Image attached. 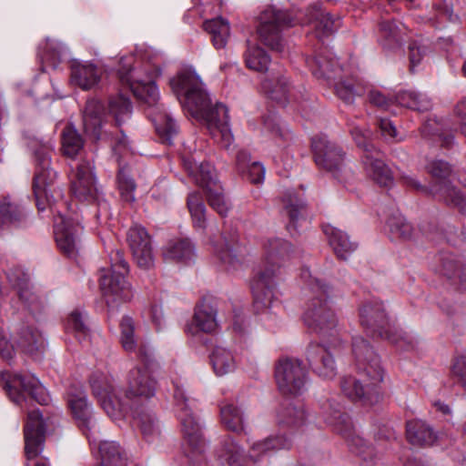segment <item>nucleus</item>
I'll use <instances>...</instances> for the list:
<instances>
[{
	"label": "nucleus",
	"instance_id": "obj_10",
	"mask_svg": "<svg viewBox=\"0 0 466 466\" xmlns=\"http://www.w3.org/2000/svg\"><path fill=\"white\" fill-rule=\"evenodd\" d=\"M360 318L362 326L373 329L380 337L389 339L391 343L404 349L412 347V338L391 326L384 307L380 301L365 302L360 309Z\"/></svg>",
	"mask_w": 466,
	"mask_h": 466
},
{
	"label": "nucleus",
	"instance_id": "obj_48",
	"mask_svg": "<svg viewBox=\"0 0 466 466\" xmlns=\"http://www.w3.org/2000/svg\"><path fill=\"white\" fill-rule=\"evenodd\" d=\"M108 111L114 116L116 124L120 125L130 117L132 105L127 96L117 95L110 97L108 101Z\"/></svg>",
	"mask_w": 466,
	"mask_h": 466
},
{
	"label": "nucleus",
	"instance_id": "obj_58",
	"mask_svg": "<svg viewBox=\"0 0 466 466\" xmlns=\"http://www.w3.org/2000/svg\"><path fill=\"white\" fill-rule=\"evenodd\" d=\"M66 329L69 332L76 333V337L82 340L88 335V329L85 323L83 315L79 311H73L66 322Z\"/></svg>",
	"mask_w": 466,
	"mask_h": 466
},
{
	"label": "nucleus",
	"instance_id": "obj_5",
	"mask_svg": "<svg viewBox=\"0 0 466 466\" xmlns=\"http://www.w3.org/2000/svg\"><path fill=\"white\" fill-rule=\"evenodd\" d=\"M308 286V302L303 319L305 324L323 337H334L338 334L337 317L329 299V287L310 272L305 269L301 273Z\"/></svg>",
	"mask_w": 466,
	"mask_h": 466
},
{
	"label": "nucleus",
	"instance_id": "obj_54",
	"mask_svg": "<svg viewBox=\"0 0 466 466\" xmlns=\"http://www.w3.org/2000/svg\"><path fill=\"white\" fill-rule=\"evenodd\" d=\"M209 206L216 210L220 216H227L230 203L225 198L222 187L217 184L206 190Z\"/></svg>",
	"mask_w": 466,
	"mask_h": 466
},
{
	"label": "nucleus",
	"instance_id": "obj_42",
	"mask_svg": "<svg viewBox=\"0 0 466 466\" xmlns=\"http://www.w3.org/2000/svg\"><path fill=\"white\" fill-rule=\"evenodd\" d=\"M250 162L249 154L246 151H239L237 156V166L240 172H247V177L253 184H259L264 181L266 169L260 162Z\"/></svg>",
	"mask_w": 466,
	"mask_h": 466
},
{
	"label": "nucleus",
	"instance_id": "obj_16",
	"mask_svg": "<svg viewBox=\"0 0 466 466\" xmlns=\"http://www.w3.org/2000/svg\"><path fill=\"white\" fill-rule=\"evenodd\" d=\"M427 169L432 177L441 180L431 187V193L448 205H452L462 211H466V198L450 182L445 181L451 172L450 165L442 160H432L428 164Z\"/></svg>",
	"mask_w": 466,
	"mask_h": 466
},
{
	"label": "nucleus",
	"instance_id": "obj_44",
	"mask_svg": "<svg viewBox=\"0 0 466 466\" xmlns=\"http://www.w3.org/2000/svg\"><path fill=\"white\" fill-rule=\"evenodd\" d=\"M23 210L5 198L0 201V225L11 228L18 227L24 219Z\"/></svg>",
	"mask_w": 466,
	"mask_h": 466
},
{
	"label": "nucleus",
	"instance_id": "obj_1",
	"mask_svg": "<svg viewBox=\"0 0 466 466\" xmlns=\"http://www.w3.org/2000/svg\"><path fill=\"white\" fill-rule=\"evenodd\" d=\"M170 86L184 109L192 117L203 121L213 139L228 148L234 141L228 109L222 103L211 105L208 94L195 70H182L170 80Z\"/></svg>",
	"mask_w": 466,
	"mask_h": 466
},
{
	"label": "nucleus",
	"instance_id": "obj_60",
	"mask_svg": "<svg viewBox=\"0 0 466 466\" xmlns=\"http://www.w3.org/2000/svg\"><path fill=\"white\" fill-rule=\"evenodd\" d=\"M46 49L42 56V60L53 68H56L60 61V56L64 49L63 46L59 43L47 42Z\"/></svg>",
	"mask_w": 466,
	"mask_h": 466
},
{
	"label": "nucleus",
	"instance_id": "obj_14",
	"mask_svg": "<svg viewBox=\"0 0 466 466\" xmlns=\"http://www.w3.org/2000/svg\"><path fill=\"white\" fill-rule=\"evenodd\" d=\"M139 354L143 361L148 360L142 349L139 350ZM125 396L129 400H147L155 396L157 391V380L146 362L137 364L129 370Z\"/></svg>",
	"mask_w": 466,
	"mask_h": 466
},
{
	"label": "nucleus",
	"instance_id": "obj_12",
	"mask_svg": "<svg viewBox=\"0 0 466 466\" xmlns=\"http://www.w3.org/2000/svg\"><path fill=\"white\" fill-rule=\"evenodd\" d=\"M0 380L11 400L17 405L25 400V394L42 405L49 401L46 388L33 375L3 371L0 373Z\"/></svg>",
	"mask_w": 466,
	"mask_h": 466
},
{
	"label": "nucleus",
	"instance_id": "obj_35",
	"mask_svg": "<svg viewBox=\"0 0 466 466\" xmlns=\"http://www.w3.org/2000/svg\"><path fill=\"white\" fill-rule=\"evenodd\" d=\"M324 233L329 238V243L336 256L341 259H347L357 248V243L351 241L344 231L332 226H326Z\"/></svg>",
	"mask_w": 466,
	"mask_h": 466
},
{
	"label": "nucleus",
	"instance_id": "obj_46",
	"mask_svg": "<svg viewBox=\"0 0 466 466\" xmlns=\"http://www.w3.org/2000/svg\"><path fill=\"white\" fill-rule=\"evenodd\" d=\"M245 62L248 68L258 72H263L268 69L270 57L256 44L248 43L245 54Z\"/></svg>",
	"mask_w": 466,
	"mask_h": 466
},
{
	"label": "nucleus",
	"instance_id": "obj_6",
	"mask_svg": "<svg viewBox=\"0 0 466 466\" xmlns=\"http://www.w3.org/2000/svg\"><path fill=\"white\" fill-rule=\"evenodd\" d=\"M172 383L174 405L187 445L186 455L193 463H197L201 461L206 451V442L202 437L199 420L195 413V400L187 396L183 381L174 380Z\"/></svg>",
	"mask_w": 466,
	"mask_h": 466
},
{
	"label": "nucleus",
	"instance_id": "obj_23",
	"mask_svg": "<svg viewBox=\"0 0 466 466\" xmlns=\"http://www.w3.org/2000/svg\"><path fill=\"white\" fill-rule=\"evenodd\" d=\"M326 422L332 427V429L349 439L350 445L354 451L363 458L364 461L371 460L373 448L366 444L365 441L351 433L352 424L348 415L341 413L339 410H335L332 414L325 418Z\"/></svg>",
	"mask_w": 466,
	"mask_h": 466
},
{
	"label": "nucleus",
	"instance_id": "obj_50",
	"mask_svg": "<svg viewBox=\"0 0 466 466\" xmlns=\"http://www.w3.org/2000/svg\"><path fill=\"white\" fill-rule=\"evenodd\" d=\"M18 296L25 309L31 314L36 315L42 312L45 301L28 284L19 287Z\"/></svg>",
	"mask_w": 466,
	"mask_h": 466
},
{
	"label": "nucleus",
	"instance_id": "obj_34",
	"mask_svg": "<svg viewBox=\"0 0 466 466\" xmlns=\"http://www.w3.org/2000/svg\"><path fill=\"white\" fill-rule=\"evenodd\" d=\"M68 407L76 420L87 423L92 413V408L87 401L86 394L83 389L72 385L66 393Z\"/></svg>",
	"mask_w": 466,
	"mask_h": 466
},
{
	"label": "nucleus",
	"instance_id": "obj_38",
	"mask_svg": "<svg viewBox=\"0 0 466 466\" xmlns=\"http://www.w3.org/2000/svg\"><path fill=\"white\" fill-rule=\"evenodd\" d=\"M307 420V415L304 407L301 403L282 404L278 411V422L279 425H284L291 428H299L304 425Z\"/></svg>",
	"mask_w": 466,
	"mask_h": 466
},
{
	"label": "nucleus",
	"instance_id": "obj_4",
	"mask_svg": "<svg viewBox=\"0 0 466 466\" xmlns=\"http://www.w3.org/2000/svg\"><path fill=\"white\" fill-rule=\"evenodd\" d=\"M265 268L253 280L251 289L254 308L258 314L267 313L274 300V279L280 267L289 260L291 245L279 238H271L264 244Z\"/></svg>",
	"mask_w": 466,
	"mask_h": 466
},
{
	"label": "nucleus",
	"instance_id": "obj_39",
	"mask_svg": "<svg viewBox=\"0 0 466 466\" xmlns=\"http://www.w3.org/2000/svg\"><path fill=\"white\" fill-rule=\"evenodd\" d=\"M203 26L204 29L211 35L213 45L217 49L226 46L230 35L229 23L226 19L217 17L207 20Z\"/></svg>",
	"mask_w": 466,
	"mask_h": 466
},
{
	"label": "nucleus",
	"instance_id": "obj_22",
	"mask_svg": "<svg viewBox=\"0 0 466 466\" xmlns=\"http://www.w3.org/2000/svg\"><path fill=\"white\" fill-rule=\"evenodd\" d=\"M45 421L39 410L28 411L27 420L25 425V451L29 461L36 459L44 447Z\"/></svg>",
	"mask_w": 466,
	"mask_h": 466
},
{
	"label": "nucleus",
	"instance_id": "obj_61",
	"mask_svg": "<svg viewBox=\"0 0 466 466\" xmlns=\"http://www.w3.org/2000/svg\"><path fill=\"white\" fill-rule=\"evenodd\" d=\"M379 127L381 135L386 139H390L396 142L402 140V137L398 136L396 127L390 119L381 117L379 121Z\"/></svg>",
	"mask_w": 466,
	"mask_h": 466
},
{
	"label": "nucleus",
	"instance_id": "obj_24",
	"mask_svg": "<svg viewBox=\"0 0 466 466\" xmlns=\"http://www.w3.org/2000/svg\"><path fill=\"white\" fill-rule=\"evenodd\" d=\"M217 309L208 302L198 304L190 323L187 325L186 331L191 336H198L200 332L212 333L218 329Z\"/></svg>",
	"mask_w": 466,
	"mask_h": 466
},
{
	"label": "nucleus",
	"instance_id": "obj_63",
	"mask_svg": "<svg viewBox=\"0 0 466 466\" xmlns=\"http://www.w3.org/2000/svg\"><path fill=\"white\" fill-rule=\"evenodd\" d=\"M15 356L14 346L8 341L0 329V358L5 360H11Z\"/></svg>",
	"mask_w": 466,
	"mask_h": 466
},
{
	"label": "nucleus",
	"instance_id": "obj_59",
	"mask_svg": "<svg viewBox=\"0 0 466 466\" xmlns=\"http://www.w3.org/2000/svg\"><path fill=\"white\" fill-rule=\"evenodd\" d=\"M335 92L339 99L346 104H352L356 96H360V91L355 89L352 83L349 81H339L335 84Z\"/></svg>",
	"mask_w": 466,
	"mask_h": 466
},
{
	"label": "nucleus",
	"instance_id": "obj_56",
	"mask_svg": "<svg viewBox=\"0 0 466 466\" xmlns=\"http://www.w3.org/2000/svg\"><path fill=\"white\" fill-rule=\"evenodd\" d=\"M117 181L123 200L129 203L133 202L135 200L136 184L124 167L119 169Z\"/></svg>",
	"mask_w": 466,
	"mask_h": 466
},
{
	"label": "nucleus",
	"instance_id": "obj_47",
	"mask_svg": "<svg viewBox=\"0 0 466 466\" xmlns=\"http://www.w3.org/2000/svg\"><path fill=\"white\" fill-rule=\"evenodd\" d=\"M396 101L402 106L418 111H427L431 107V100L425 95L415 91L400 92L396 96Z\"/></svg>",
	"mask_w": 466,
	"mask_h": 466
},
{
	"label": "nucleus",
	"instance_id": "obj_21",
	"mask_svg": "<svg viewBox=\"0 0 466 466\" xmlns=\"http://www.w3.org/2000/svg\"><path fill=\"white\" fill-rule=\"evenodd\" d=\"M83 228L72 219L58 214L55 217L54 234L59 249L68 257L75 256L80 246Z\"/></svg>",
	"mask_w": 466,
	"mask_h": 466
},
{
	"label": "nucleus",
	"instance_id": "obj_19",
	"mask_svg": "<svg viewBox=\"0 0 466 466\" xmlns=\"http://www.w3.org/2000/svg\"><path fill=\"white\" fill-rule=\"evenodd\" d=\"M71 192L80 201H93L97 199L98 188L94 173V167L90 161L82 160L71 167L69 174Z\"/></svg>",
	"mask_w": 466,
	"mask_h": 466
},
{
	"label": "nucleus",
	"instance_id": "obj_52",
	"mask_svg": "<svg viewBox=\"0 0 466 466\" xmlns=\"http://www.w3.org/2000/svg\"><path fill=\"white\" fill-rule=\"evenodd\" d=\"M390 235L395 239H409L412 235V227L400 214H394L387 220Z\"/></svg>",
	"mask_w": 466,
	"mask_h": 466
},
{
	"label": "nucleus",
	"instance_id": "obj_17",
	"mask_svg": "<svg viewBox=\"0 0 466 466\" xmlns=\"http://www.w3.org/2000/svg\"><path fill=\"white\" fill-rule=\"evenodd\" d=\"M275 379L279 390L285 395H298L306 389V370L298 360H280L275 369Z\"/></svg>",
	"mask_w": 466,
	"mask_h": 466
},
{
	"label": "nucleus",
	"instance_id": "obj_40",
	"mask_svg": "<svg viewBox=\"0 0 466 466\" xmlns=\"http://www.w3.org/2000/svg\"><path fill=\"white\" fill-rule=\"evenodd\" d=\"M220 421L228 431L241 432L244 430L243 412L233 402H224L221 404Z\"/></svg>",
	"mask_w": 466,
	"mask_h": 466
},
{
	"label": "nucleus",
	"instance_id": "obj_45",
	"mask_svg": "<svg viewBox=\"0 0 466 466\" xmlns=\"http://www.w3.org/2000/svg\"><path fill=\"white\" fill-rule=\"evenodd\" d=\"M101 466H124L125 460L118 444L115 441H101L98 444Z\"/></svg>",
	"mask_w": 466,
	"mask_h": 466
},
{
	"label": "nucleus",
	"instance_id": "obj_28",
	"mask_svg": "<svg viewBox=\"0 0 466 466\" xmlns=\"http://www.w3.org/2000/svg\"><path fill=\"white\" fill-rule=\"evenodd\" d=\"M261 89L268 97L282 104L296 99L294 88L283 75L266 77L261 82Z\"/></svg>",
	"mask_w": 466,
	"mask_h": 466
},
{
	"label": "nucleus",
	"instance_id": "obj_20",
	"mask_svg": "<svg viewBox=\"0 0 466 466\" xmlns=\"http://www.w3.org/2000/svg\"><path fill=\"white\" fill-rule=\"evenodd\" d=\"M127 239L137 265L142 269H150L155 265V253L146 228L140 225L132 226L127 231Z\"/></svg>",
	"mask_w": 466,
	"mask_h": 466
},
{
	"label": "nucleus",
	"instance_id": "obj_8",
	"mask_svg": "<svg viewBox=\"0 0 466 466\" xmlns=\"http://www.w3.org/2000/svg\"><path fill=\"white\" fill-rule=\"evenodd\" d=\"M51 148L43 147L35 152L36 170L34 178V192L38 210L46 209V203L51 205L61 190L56 186L57 174L50 168Z\"/></svg>",
	"mask_w": 466,
	"mask_h": 466
},
{
	"label": "nucleus",
	"instance_id": "obj_27",
	"mask_svg": "<svg viewBox=\"0 0 466 466\" xmlns=\"http://www.w3.org/2000/svg\"><path fill=\"white\" fill-rule=\"evenodd\" d=\"M17 347L33 359L41 360L46 349V338L38 329L27 327L19 333Z\"/></svg>",
	"mask_w": 466,
	"mask_h": 466
},
{
	"label": "nucleus",
	"instance_id": "obj_43",
	"mask_svg": "<svg viewBox=\"0 0 466 466\" xmlns=\"http://www.w3.org/2000/svg\"><path fill=\"white\" fill-rule=\"evenodd\" d=\"M214 252L228 270L237 269L242 264L238 247L232 243L224 241L221 244H214Z\"/></svg>",
	"mask_w": 466,
	"mask_h": 466
},
{
	"label": "nucleus",
	"instance_id": "obj_11",
	"mask_svg": "<svg viewBox=\"0 0 466 466\" xmlns=\"http://www.w3.org/2000/svg\"><path fill=\"white\" fill-rule=\"evenodd\" d=\"M291 444V439L285 434L270 436L254 442L247 457L242 448L234 441H230L226 444L223 457L228 466H248L249 461L256 462L268 451L289 449Z\"/></svg>",
	"mask_w": 466,
	"mask_h": 466
},
{
	"label": "nucleus",
	"instance_id": "obj_57",
	"mask_svg": "<svg viewBox=\"0 0 466 466\" xmlns=\"http://www.w3.org/2000/svg\"><path fill=\"white\" fill-rule=\"evenodd\" d=\"M139 426L144 438L147 441H154L160 433L158 423L151 413H146L139 418Z\"/></svg>",
	"mask_w": 466,
	"mask_h": 466
},
{
	"label": "nucleus",
	"instance_id": "obj_41",
	"mask_svg": "<svg viewBox=\"0 0 466 466\" xmlns=\"http://www.w3.org/2000/svg\"><path fill=\"white\" fill-rule=\"evenodd\" d=\"M164 256L167 259L188 263L195 257V248L189 239L172 241L167 246Z\"/></svg>",
	"mask_w": 466,
	"mask_h": 466
},
{
	"label": "nucleus",
	"instance_id": "obj_33",
	"mask_svg": "<svg viewBox=\"0 0 466 466\" xmlns=\"http://www.w3.org/2000/svg\"><path fill=\"white\" fill-rule=\"evenodd\" d=\"M101 69L91 63H76L71 69V81L82 89L95 87L100 81Z\"/></svg>",
	"mask_w": 466,
	"mask_h": 466
},
{
	"label": "nucleus",
	"instance_id": "obj_37",
	"mask_svg": "<svg viewBox=\"0 0 466 466\" xmlns=\"http://www.w3.org/2000/svg\"><path fill=\"white\" fill-rule=\"evenodd\" d=\"M407 438L412 445H432L437 437L432 429L422 420H410L407 423Z\"/></svg>",
	"mask_w": 466,
	"mask_h": 466
},
{
	"label": "nucleus",
	"instance_id": "obj_2",
	"mask_svg": "<svg viewBox=\"0 0 466 466\" xmlns=\"http://www.w3.org/2000/svg\"><path fill=\"white\" fill-rule=\"evenodd\" d=\"M133 57H127L121 61L119 78L123 84L128 86L134 96L149 107L157 106L156 111L149 113L156 131L164 142L171 144L174 136L177 133L176 121L166 112L157 106L159 91L155 84V78L161 74L160 68L156 66L150 70L147 66L133 68L131 61Z\"/></svg>",
	"mask_w": 466,
	"mask_h": 466
},
{
	"label": "nucleus",
	"instance_id": "obj_31",
	"mask_svg": "<svg viewBox=\"0 0 466 466\" xmlns=\"http://www.w3.org/2000/svg\"><path fill=\"white\" fill-rule=\"evenodd\" d=\"M313 76L318 79H323L328 85H331L340 72L338 62L331 56L319 55L307 60Z\"/></svg>",
	"mask_w": 466,
	"mask_h": 466
},
{
	"label": "nucleus",
	"instance_id": "obj_26",
	"mask_svg": "<svg viewBox=\"0 0 466 466\" xmlns=\"http://www.w3.org/2000/svg\"><path fill=\"white\" fill-rule=\"evenodd\" d=\"M183 165L196 184L206 190L217 184L215 168L208 162H198L194 156L183 157Z\"/></svg>",
	"mask_w": 466,
	"mask_h": 466
},
{
	"label": "nucleus",
	"instance_id": "obj_53",
	"mask_svg": "<svg viewBox=\"0 0 466 466\" xmlns=\"http://www.w3.org/2000/svg\"><path fill=\"white\" fill-rule=\"evenodd\" d=\"M187 207L191 214L194 226L203 229L206 226V207L198 193L194 192L188 195Z\"/></svg>",
	"mask_w": 466,
	"mask_h": 466
},
{
	"label": "nucleus",
	"instance_id": "obj_32",
	"mask_svg": "<svg viewBox=\"0 0 466 466\" xmlns=\"http://www.w3.org/2000/svg\"><path fill=\"white\" fill-rule=\"evenodd\" d=\"M307 356L310 365L315 366L319 376L327 379L335 376V360L326 348L320 345L310 346Z\"/></svg>",
	"mask_w": 466,
	"mask_h": 466
},
{
	"label": "nucleus",
	"instance_id": "obj_30",
	"mask_svg": "<svg viewBox=\"0 0 466 466\" xmlns=\"http://www.w3.org/2000/svg\"><path fill=\"white\" fill-rule=\"evenodd\" d=\"M104 116V106L96 99L87 101L84 114V129L87 136L95 140H98L101 136V127Z\"/></svg>",
	"mask_w": 466,
	"mask_h": 466
},
{
	"label": "nucleus",
	"instance_id": "obj_36",
	"mask_svg": "<svg viewBox=\"0 0 466 466\" xmlns=\"http://www.w3.org/2000/svg\"><path fill=\"white\" fill-rule=\"evenodd\" d=\"M210 361L217 376H225L236 370L237 360L227 348L217 346L210 355Z\"/></svg>",
	"mask_w": 466,
	"mask_h": 466
},
{
	"label": "nucleus",
	"instance_id": "obj_49",
	"mask_svg": "<svg viewBox=\"0 0 466 466\" xmlns=\"http://www.w3.org/2000/svg\"><path fill=\"white\" fill-rule=\"evenodd\" d=\"M84 141L76 128L66 126L62 133V149L64 154L69 157H75L83 148Z\"/></svg>",
	"mask_w": 466,
	"mask_h": 466
},
{
	"label": "nucleus",
	"instance_id": "obj_13",
	"mask_svg": "<svg viewBox=\"0 0 466 466\" xmlns=\"http://www.w3.org/2000/svg\"><path fill=\"white\" fill-rule=\"evenodd\" d=\"M293 25L294 21L289 14L274 7H268L259 15L258 34L267 46L272 50L282 52L284 44L281 31Z\"/></svg>",
	"mask_w": 466,
	"mask_h": 466
},
{
	"label": "nucleus",
	"instance_id": "obj_15",
	"mask_svg": "<svg viewBox=\"0 0 466 466\" xmlns=\"http://www.w3.org/2000/svg\"><path fill=\"white\" fill-rule=\"evenodd\" d=\"M90 386L101 407L112 420L124 418L127 404L115 394L112 377L103 372H96L90 379Z\"/></svg>",
	"mask_w": 466,
	"mask_h": 466
},
{
	"label": "nucleus",
	"instance_id": "obj_29",
	"mask_svg": "<svg viewBox=\"0 0 466 466\" xmlns=\"http://www.w3.org/2000/svg\"><path fill=\"white\" fill-rule=\"evenodd\" d=\"M305 23L313 25L319 38L331 35L340 26L339 18H333L329 13L315 5L307 10Z\"/></svg>",
	"mask_w": 466,
	"mask_h": 466
},
{
	"label": "nucleus",
	"instance_id": "obj_55",
	"mask_svg": "<svg viewBox=\"0 0 466 466\" xmlns=\"http://www.w3.org/2000/svg\"><path fill=\"white\" fill-rule=\"evenodd\" d=\"M135 325L132 318L125 316L120 321V342L126 351H134L137 343L135 337Z\"/></svg>",
	"mask_w": 466,
	"mask_h": 466
},
{
	"label": "nucleus",
	"instance_id": "obj_9",
	"mask_svg": "<svg viewBox=\"0 0 466 466\" xmlns=\"http://www.w3.org/2000/svg\"><path fill=\"white\" fill-rule=\"evenodd\" d=\"M350 132L358 147L364 150L362 163L367 175L380 186L390 187L393 182L391 171L383 162L381 153L370 142V131L350 124Z\"/></svg>",
	"mask_w": 466,
	"mask_h": 466
},
{
	"label": "nucleus",
	"instance_id": "obj_7",
	"mask_svg": "<svg viewBox=\"0 0 466 466\" xmlns=\"http://www.w3.org/2000/svg\"><path fill=\"white\" fill-rule=\"evenodd\" d=\"M111 266L99 271L100 289L108 308H116L133 297L132 289L125 279L128 272V264L123 253L116 250L110 256Z\"/></svg>",
	"mask_w": 466,
	"mask_h": 466
},
{
	"label": "nucleus",
	"instance_id": "obj_51",
	"mask_svg": "<svg viewBox=\"0 0 466 466\" xmlns=\"http://www.w3.org/2000/svg\"><path fill=\"white\" fill-rule=\"evenodd\" d=\"M283 205L285 212L289 218V223L287 228L289 231L295 230L296 223L299 221L300 210L304 208V203L292 190H289L284 196Z\"/></svg>",
	"mask_w": 466,
	"mask_h": 466
},
{
	"label": "nucleus",
	"instance_id": "obj_3",
	"mask_svg": "<svg viewBox=\"0 0 466 466\" xmlns=\"http://www.w3.org/2000/svg\"><path fill=\"white\" fill-rule=\"evenodd\" d=\"M352 351L360 371L359 378L344 377L341 380V390L352 400L372 405L379 400V386L383 380L380 359L361 337L353 338Z\"/></svg>",
	"mask_w": 466,
	"mask_h": 466
},
{
	"label": "nucleus",
	"instance_id": "obj_64",
	"mask_svg": "<svg viewBox=\"0 0 466 466\" xmlns=\"http://www.w3.org/2000/svg\"><path fill=\"white\" fill-rule=\"evenodd\" d=\"M455 115L460 120L461 132L466 137V100H461L456 105Z\"/></svg>",
	"mask_w": 466,
	"mask_h": 466
},
{
	"label": "nucleus",
	"instance_id": "obj_18",
	"mask_svg": "<svg viewBox=\"0 0 466 466\" xmlns=\"http://www.w3.org/2000/svg\"><path fill=\"white\" fill-rule=\"evenodd\" d=\"M311 146L317 166L331 172L338 179H343L341 174L348 170L342 150L324 135L314 137Z\"/></svg>",
	"mask_w": 466,
	"mask_h": 466
},
{
	"label": "nucleus",
	"instance_id": "obj_62",
	"mask_svg": "<svg viewBox=\"0 0 466 466\" xmlns=\"http://www.w3.org/2000/svg\"><path fill=\"white\" fill-rule=\"evenodd\" d=\"M452 372L457 376L466 388V354H461L455 359Z\"/></svg>",
	"mask_w": 466,
	"mask_h": 466
},
{
	"label": "nucleus",
	"instance_id": "obj_25",
	"mask_svg": "<svg viewBox=\"0 0 466 466\" xmlns=\"http://www.w3.org/2000/svg\"><path fill=\"white\" fill-rule=\"evenodd\" d=\"M406 27L401 23L381 19L378 25L377 36L380 45L388 50L400 48L406 36Z\"/></svg>",
	"mask_w": 466,
	"mask_h": 466
}]
</instances>
